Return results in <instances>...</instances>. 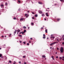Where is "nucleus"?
I'll return each instance as SVG.
<instances>
[{"label": "nucleus", "instance_id": "obj_14", "mask_svg": "<svg viewBox=\"0 0 64 64\" xmlns=\"http://www.w3.org/2000/svg\"><path fill=\"white\" fill-rule=\"evenodd\" d=\"M42 16H45V14H42Z\"/></svg>", "mask_w": 64, "mask_h": 64}, {"label": "nucleus", "instance_id": "obj_41", "mask_svg": "<svg viewBox=\"0 0 64 64\" xmlns=\"http://www.w3.org/2000/svg\"><path fill=\"white\" fill-rule=\"evenodd\" d=\"M62 61H64V58H62Z\"/></svg>", "mask_w": 64, "mask_h": 64}, {"label": "nucleus", "instance_id": "obj_2", "mask_svg": "<svg viewBox=\"0 0 64 64\" xmlns=\"http://www.w3.org/2000/svg\"><path fill=\"white\" fill-rule=\"evenodd\" d=\"M38 3L40 4H42V2H38Z\"/></svg>", "mask_w": 64, "mask_h": 64}, {"label": "nucleus", "instance_id": "obj_53", "mask_svg": "<svg viewBox=\"0 0 64 64\" xmlns=\"http://www.w3.org/2000/svg\"><path fill=\"white\" fill-rule=\"evenodd\" d=\"M21 42H22V41H20V43H21Z\"/></svg>", "mask_w": 64, "mask_h": 64}, {"label": "nucleus", "instance_id": "obj_63", "mask_svg": "<svg viewBox=\"0 0 64 64\" xmlns=\"http://www.w3.org/2000/svg\"><path fill=\"white\" fill-rule=\"evenodd\" d=\"M50 49H52V47H50Z\"/></svg>", "mask_w": 64, "mask_h": 64}, {"label": "nucleus", "instance_id": "obj_19", "mask_svg": "<svg viewBox=\"0 0 64 64\" xmlns=\"http://www.w3.org/2000/svg\"><path fill=\"white\" fill-rule=\"evenodd\" d=\"M32 14H35V13H34V12H32Z\"/></svg>", "mask_w": 64, "mask_h": 64}, {"label": "nucleus", "instance_id": "obj_57", "mask_svg": "<svg viewBox=\"0 0 64 64\" xmlns=\"http://www.w3.org/2000/svg\"><path fill=\"white\" fill-rule=\"evenodd\" d=\"M14 63H16V62H15V61H14Z\"/></svg>", "mask_w": 64, "mask_h": 64}, {"label": "nucleus", "instance_id": "obj_15", "mask_svg": "<svg viewBox=\"0 0 64 64\" xmlns=\"http://www.w3.org/2000/svg\"><path fill=\"white\" fill-rule=\"evenodd\" d=\"M61 2H63L64 1V0H60Z\"/></svg>", "mask_w": 64, "mask_h": 64}, {"label": "nucleus", "instance_id": "obj_35", "mask_svg": "<svg viewBox=\"0 0 64 64\" xmlns=\"http://www.w3.org/2000/svg\"><path fill=\"white\" fill-rule=\"evenodd\" d=\"M21 62H19V63L20 64H21Z\"/></svg>", "mask_w": 64, "mask_h": 64}, {"label": "nucleus", "instance_id": "obj_13", "mask_svg": "<svg viewBox=\"0 0 64 64\" xmlns=\"http://www.w3.org/2000/svg\"><path fill=\"white\" fill-rule=\"evenodd\" d=\"M26 30H24V33H25V32H26Z\"/></svg>", "mask_w": 64, "mask_h": 64}, {"label": "nucleus", "instance_id": "obj_42", "mask_svg": "<svg viewBox=\"0 0 64 64\" xmlns=\"http://www.w3.org/2000/svg\"><path fill=\"white\" fill-rule=\"evenodd\" d=\"M56 58H58V56H56Z\"/></svg>", "mask_w": 64, "mask_h": 64}, {"label": "nucleus", "instance_id": "obj_17", "mask_svg": "<svg viewBox=\"0 0 64 64\" xmlns=\"http://www.w3.org/2000/svg\"><path fill=\"white\" fill-rule=\"evenodd\" d=\"M60 20V19L58 18L57 19V21H59Z\"/></svg>", "mask_w": 64, "mask_h": 64}, {"label": "nucleus", "instance_id": "obj_62", "mask_svg": "<svg viewBox=\"0 0 64 64\" xmlns=\"http://www.w3.org/2000/svg\"><path fill=\"white\" fill-rule=\"evenodd\" d=\"M56 4H54V5L56 6Z\"/></svg>", "mask_w": 64, "mask_h": 64}, {"label": "nucleus", "instance_id": "obj_40", "mask_svg": "<svg viewBox=\"0 0 64 64\" xmlns=\"http://www.w3.org/2000/svg\"><path fill=\"white\" fill-rule=\"evenodd\" d=\"M53 57H54V56H52V58H53Z\"/></svg>", "mask_w": 64, "mask_h": 64}, {"label": "nucleus", "instance_id": "obj_8", "mask_svg": "<svg viewBox=\"0 0 64 64\" xmlns=\"http://www.w3.org/2000/svg\"><path fill=\"white\" fill-rule=\"evenodd\" d=\"M42 57H43V58H45V57H46V56L45 55H43L42 56Z\"/></svg>", "mask_w": 64, "mask_h": 64}, {"label": "nucleus", "instance_id": "obj_24", "mask_svg": "<svg viewBox=\"0 0 64 64\" xmlns=\"http://www.w3.org/2000/svg\"><path fill=\"white\" fill-rule=\"evenodd\" d=\"M24 32H22V35H23V34H24Z\"/></svg>", "mask_w": 64, "mask_h": 64}, {"label": "nucleus", "instance_id": "obj_55", "mask_svg": "<svg viewBox=\"0 0 64 64\" xmlns=\"http://www.w3.org/2000/svg\"><path fill=\"white\" fill-rule=\"evenodd\" d=\"M15 31V32H17V30H16Z\"/></svg>", "mask_w": 64, "mask_h": 64}, {"label": "nucleus", "instance_id": "obj_38", "mask_svg": "<svg viewBox=\"0 0 64 64\" xmlns=\"http://www.w3.org/2000/svg\"><path fill=\"white\" fill-rule=\"evenodd\" d=\"M64 37V35H63L62 36V38H63V37Z\"/></svg>", "mask_w": 64, "mask_h": 64}, {"label": "nucleus", "instance_id": "obj_20", "mask_svg": "<svg viewBox=\"0 0 64 64\" xmlns=\"http://www.w3.org/2000/svg\"><path fill=\"white\" fill-rule=\"evenodd\" d=\"M2 56V54H0V57H1Z\"/></svg>", "mask_w": 64, "mask_h": 64}, {"label": "nucleus", "instance_id": "obj_28", "mask_svg": "<svg viewBox=\"0 0 64 64\" xmlns=\"http://www.w3.org/2000/svg\"><path fill=\"white\" fill-rule=\"evenodd\" d=\"M16 19V18H14V20H15Z\"/></svg>", "mask_w": 64, "mask_h": 64}, {"label": "nucleus", "instance_id": "obj_60", "mask_svg": "<svg viewBox=\"0 0 64 64\" xmlns=\"http://www.w3.org/2000/svg\"><path fill=\"white\" fill-rule=\"evenodd\" d=\"M6 5H7V3H6Z\"/></svg>", "mask_w": 64, "mask_h": 64}, {"label": "nucleus", "instance_id": "obj_64", "mask_svg": "<svg viewBox=\"0 0 64 64\" xmlns=\"http://www.w3.org/2000/svg\"><path fill=\"white\" fill-rule=\"evenodd\" d=\"M22 33V32H20V34H21Z\"/></svg>", "mask_w": 64, "mask_h": 64}, {"label": "nucleus", "instance_id": "obj_23", "mask_svg": "<svg viewBox=\"0 0 64 64\" xmlns=\"http://www.w3.org/2000/svg\"><path fill=\"white\" fill-rule=\"evenodd\" d=\"M45 38H46V37L45 36H44V37H43V38L44 39H45Z\"/></svg>", "mask_w": 64, "mask_h": 64}, {"label": "nucleus", "instance_id": "obj_59", "mask_svg": "<svg viewBox=\"0 0 64 64\" xmlns=\"http://www.w3.org/2000/svg\"><path fill=\"white\" fill-rule=\"evenodd\" d=\"M29 28H30V27H28V29H29Z\"/></svg>", "mask_w": 64, "mask_h": 64}, {"label": "nucleus", "instance_id": "obj_12", "mask_svg": "<svg viewBox=\"0 0 64 64\" xmlns=\"http://www.w3.org/2000/svg\"><path fill=\"white\" fill-rule=\"evenodd\" d=\"M54 44L53 43L52 44H50V46H52V45H54Z\"/></svg>", "mask_w": 64, "mask_h": 64}, {"label": "nucleus", "instance_id": "obj_18", "mask_svg": "<svg viewBox=\"0 0 64 64\" xmlns=\"http://www.w3.org/2000/svg\"><path fill=\"white\" fill-rule=\"evenodd\" d=\"M59 59H60V60H61V59H62V57H60Z\"/></svg>", "mask_w": 64, "mask_h": 64}, {"label": "nucleus", "instance_id": "obj_50", "mask_svg": "<svg viewBox=\"0 0 64 64\" xmlns=\"http://www.w3.org/2000/svg\"><path fill=\"white\" fill-rule=\"evenodd\" d=\"M44 20H46V18H45Z\"/></svg>", "mask_w": 64, "mask_h": 64}, {"label": "nucleus", "instance_id": "obj_54", "mask_svg": "<svg viewBox=\"0 0 64 64\" xmlns=\"http://www.w3.org/2000/svg\"><path fill=\"white\" fill-rule=\"evenodd\" d=\"M53 38H55V37L54 36L52 37Z\"/></svg>", "mask_w": 64, "mask_h": 64}, {"label": "nucleus", "instance_id": "obj_16", "mask_svg": "<svg viewBox=\"0 0 64 64\" xmlns=\"http://www.w3.org/2000/svg\"><path fill=\"white\" fill-rule=\"evenodd\" d=\"M9 63H12V62L11 60H9Z\"/></svg>", "mask_w": 64, "mask_h": 64}, {"label": "nucleus", "instance_id": "obj_39", "mask_svg": "<svg viewBox=\"0 0 64 64\" xmlns=\"http://www.w3.org/2000/svg\"><path fill=\"white\" fill-rule=\"evenodd\" d=\"M27 45H29V43H28L27 44Z\"/></svg>", "mask_w": 64, "mask_h": 64}, {"label": "nucleus", "instance_id": "obj_51", "mask_svg": "<svg viewBox=\"0 0 64 64\" xmlns=\"http://www.w3.org/2000/svg\"><path fill=\"white\" fill-rule=\"evenodd\" d=\"M62 58H64V56H63L62 57Z\"/></svg>", "mask_w": 64, "mask_h": 64}, {"label": "nucleus", "instance_id": "obj_48", "mask_svg": "<svg viewBox=\"0 0 64 64\" xmlns=\"http://www.w3.org/2000/svg\"><path fill=\"white\" fill-rule=\"evenodd\" d=\"M30 40H32V38H30Z\"/></svg>", "mask_w": 64, "mask_h": 64}, {"label": "nucleus", "instance_id": "obj_1", "mask_svg": "<svg viewBox=\"0 0 64 64\" xmlns=\"http://www.w3.org/2000/svg\"><path fill=\"white\" fill-rule=\"evenodd\" d=\"M64 50V49L62 47H61V48L60 50V52L61 53H63V50Z\"/></svg>", "mask_w": 64, "mask_h": 64}, {"label": "nucleus", "instance_id": "obj_36", "mask_svg": "<svg viewBox=\"0 0 64 64\" xmlns=\"http://www.w3.org/2000/svg\"><path fill=\"white\" fill-rule=\"evenodd\" d=\"M52 38H53V36H52L51 37H50L51 39H52Z\"/></svg>", "mask_w": 64, "mask_h": 64}, {"label": "nucleus", "instance_id": "obj_58", "mask_svg": "<svg viewBox=\"0 0 64 64\" xmlns=\"http://www.w3.org/2000/svg\"><path fill=\"white\" fill-rule=\"evenodd\" d=\"M24 64H26V62H24Z\"/></svg>", "mask_w": 64, "mask_h": 64}, {"label": "nucleus", "instance_id": "obj_4", "mask_svg": "<svg viewBox=\"0 0 64 64\" xmlns=\"http://www.w3.org/2000/svg\"><path fill=\"white\" fill-rule=\"evenodd\" d=\"M23 20H24V18H21L20 19V21H22Z\"/></svg>", "mask_w": 64, "mask_h": 64}, {"label": "nucleus", "instance_id": "obj_33", "mask_svg": "<svg viewBox=\"0 0 64 64\" xmlns=\"http://www.w3.org/2000/svg\"><path fill=\"white\" fill-rule=\"evenodd\" d=\"M20 10H21L19 8L18 9V11H20Z\"/></svg>", "mask_w": 64, "mask_h": 64}, {"label": "nucleus", "instance_id": "obj_29", "mask_svg": "<svg viewBox=\"0 0 64 64\" xmlns=\"http://www.w3.org/2000/svg\"><path fill=\"white\" fill-rule=\"evenodd\" d=\"M25 16H27V14H25Z\"/></svg>", "mask_w": 64, "mask_h": 64}, {"label": "nucleus", "instance_id": "obj_49", "mask_svg": "<svg viewBox=\"0 0 64 64\" xmlns=\"http://www.w3.org/2000/svg\"><path fill=\"white\" fill-rule=\"evenodd\" d=\"M32 25H33V22H32Z\"/></svg>", "mask_w": 64, "mask_h": 64}, {"label": "nucleus", "instance_id": "obj_44", "mask_svg": "<svg viewBox=\"0 0 64 64\" xmlns=\"http://www.w3.org/2000/svg\"><path fill=\"white\" fill-rule=\"evenodd\" d=\"M57 49L58 50H59V48H57Z\"/></svg>", "mask_w": 64, "mask_h": 64}, {"label": "nucleus", "instance_id": "obj_47", "mask_svg": "<svg viewBox=\"0 0 64 64\" xmlns=\"http://www.w3.org/2000/svg\"><path fill=\"white\" fill-rule=\"evenodd\" d=\"M11 34H10L9 35V36H11Z\"/></svg>", "mask_w": 64, "mask_h": 64}, {"label": "nucleus", "instance_id": "obj_22", "mask_svg": "<svg viewBox=\"0 0 64 64\" xmlns=\"http://www.w3.org/2000/svg\"><path fill=\"white\" fill-rule=\"evenodd\" d=\"M62 40V38H61L60 39V41H61Z\"/></svg>", "mask_w": 64, "mask_h": 64}, {"label": "nucleus", "instance_id": "obj_31", "mask_svg": "<svg viewBox=\"0 0 64 64\" xmlns=\"http://www.w3.org/2000/svg\"><path fill=\"white\" fill-rule=\"evenodd\" d=\"M23 58H25V56H23Z\"/></svg>", "mask_w": 64, "mask_h": 64}, {"label": "nucleus", "instance_id": "obj_56", "mask_svg": "<svg viewBox=\"0 0 64 64\" xmlns=\"http://www.w3.org/2000/svg\"><path fill=\"white\" fill-rule=\"evenodd\" d=\"M62 44H64V42H63L62 43Z\"/></svg>", "mask_w": 64, "mask_h": 64}, {"label": "nucleus", "instance_id": "obj_43", "mask_svg": "<svg viewBox=\"0 0 64 64\" xmlns=\"http://www.w3.org/2000/svg\"><path fill=\"white\" fill-rule=\"evenodd\" d=\"M62 40L63 41H64V38H63Z\"/></svg>", "mask_w": 64, "mask_h": 64}, {"label": "nucleus", "instance_id": "obj_52", "mask_svg": "<svg viewBox=\"0 0 64 64\" xmlns=\"http://www.w3.org/2000/svg\"><path fill=\"white\" fill-rule=\"evenodd\" d=\"M41 29H43V28H41Z\"/></svg>", "mask_w": 64, "mask_h": 64}, {"label": "nucleus", "instance_id": "obj_46", "mask_svg": "<svg viewBox=\"0 0 64 64\" xmlns=\"http://www.w3.org/2000/svg\"><path fill=\"white\" fill-rule=\"evenodd\" d=\"M2 38L4 37V36H2Z\"/></svg>", "mask_w": 64, "mask_h": 64}, {"label": "nucleus", "instance_id": "obj_9", "mask_svg": "<svg viewBox=\"0 0 64 64\" xmlns=\"http://www.w3.org/2000/svg\"><path fill=\"white\" fill-rule=\"evenodd\" d=\"M45 32L46 33H47V29H46L45 30Z\"/></svg>", "mask_w": 64, "mask_h": 64}, {"label": "nucleus", "instance_id": "obj_10", "mask_svg": "<svg viewBox=\"0 0 64 64\" xmlns=\"http://www.w3.org/2000/svg\"><path fill=\"white\" fill-rule=\"evenodd\" d=\"M23 28H24V29H26V27L25 26H24L23 27Z\"/></svg>", "mask_w": 64, "mask_h": 64}, {"label": "nucleus", "instance_id": "obj_26", "mask_svg": "<svg viewBox=\"0 0 64 64\" xmlns=\"http://www.w3.org/2000/svg\"><path fill=\"white\" fill-rule=\"evenodd\" d=\"M34 17H32V19H34Z\"/></svg>", "mask_w": 64, "mask_h": 64}, {"label": "nucleus", "instance_id": "obj_21", "mask_svg": "<svg viewBox=\"0 0 64 64\" xmlns=\"http://www.w3.org/2000/svg\"><path fill=\"white\" fill-rule=\"evenodd\" d=\"M18 3H20V2H21L20 0H18Z\"/></svg>", "mask_w": 64, "mask_h": 64}, {"label": "nucleus", "instance_id": "obj_11", "mask_svg": "<svg viewBox=\"0 0 64 64\" xmlns=\"http://www.w3.org/2000/svg\"><path fill=\"white\" fill-rule=\"evenodd\" d=\"M35 16L36 17H37V16H38V15L37 14H36L35 15Z\"/></svg>", "mask_w": 64, "mask_h": 64}, {"label": "nucleus", "instance_id": "obj_32", "mask_svg": "<svg viewBox=\"0 0 64 64\" xmlns=\"http://www.w3.org/2000/svg\"><path fill=\"white\" fill-rule=\"evenodd\" d=\"M16 32H14V34H16Z\"/></svg>", "mask_w": 64, "mask_h": 64}, {"label": "nucleus", "instance_id": "obj_30", "mask_svg": "<svg viewBox=\"0 0 64 64\" xmlns=\"http://www.w3.org/2000/svg\"><path fill=\"white\" fill-rule=\"evenodd\" d=\"M23 43H24V44H26V42H23Z\"/></svg>", "mask_w": 64, "mask_h": 64}, {"label": "nucleus", "instance_id": "obj_5", "mask_svg": "<svg viewBox=\"0 0 64 64\" xmlns=\"http://www.w3.org/2000/svg\"><path fill=\"white\" fill-rule=\"evenodd\" d=\"M17 32H20V30L19 29H18L17 30Z\"/></svg>", "mask_w": 64, "mask_h": 64}, {"label": "nucleus", "instance_id": "obj_7", "mask_svg": "<svg viewBox=\"0 0 64 64\" xmlns=\"http://www.w3.org/2000/svg\"><path fill=\"white\" fill-rule=\"evenodd\" d=\"M0 6L1 7H3L4 6V5L3 4H1L0 5Z\"/></svg>", "mask_w": 64, "mask_h": 64}, {"label": "nucleus", "instance_id": "obj_3", "mask_svg": "<svg viewBox=\"0 0 64 64\" xmlns=\"http://www.w3.org/2000/svg\"><path fill=\"white\" fill-rule=\"evenodd\" d=\"M46 15L47 17L49 16V15L48 14V12H46Z\"/></svg>", "mask_w": 64, "mask_h": 64}, {"label": "nucleus", "instance_id": "obj_37", "mask_svg": "<svg viewBox=\"0 0 64 64\" xmlns=\"http://www.w3.org/2000/svg\"><path fill=\"white\" fill-rule=\"evenodd\" d=\"M19 36H20V37H22V35H19Z\"/></svg>", "mask_w": 64, "mask_h": 64}, {"label": "nucleus", "instance_id": "obj_25", "mask_svg": "<svg viewBox=\"0 0 64 64\" xmlns=\"http://www.w3.org/2000/svg\"><path fill=\"white\" fill-rule=\"evenodd\" d=\"M53 43L54 44H56V42H53Z\"/></svg>", "mask_w": 64, "mask_h": 64}, {"label": "nucleus", "instance_id": "obj_34", "mask_svg": "<svg viewBox=\"0 0 64 64\" xmlns=\"http://www.w3.org/2000/svg\"><path fill=\"white\" fill-rule=\"evenodd\" d=\"M31 41L29 40V43H31Z\"/></svg>", "mask_w": 64, "mask_h": 64}, {"label": "nucleus", "instance_id": "obj_6", "mask_svg": "<svg viewBox=\"0 0 64 64\" xmlns=\"http://www.w3.org/2000/svg\"><path fill=\"white\" fill-rule=\"evenodd\" d=\"M39 12L40 14H42V11H41L40 10L39 11Z\"/></svg>", "mask_w": 64, "mask_h": 64}, {"label": "nucleus", "instance_id": "obj_61", "mask_svg": "<svg viewBox=\"0 0 64 64\" xmlns=\"http://www.w3.org/2000/svg\"><path fill=\"white\" fill-rule=\"evenodd\" d=\"M53 34H52L51 35V36H53Z\"/></svg>", "mask_w": 64, "mask_h": 64}, {"label": "nucleus", "instance_id": "obj_27", "mask_svg": "<svg viewBox=\"0 0 64 64\" xmlns=\"http://www.w3.org/2000/svg\"><path fill=\"white\" fill-rule=\"evenodd\" d=\"M57 41H58V42H59V40H58V39H57Z\"/></svg>", "mask_w": 64, "mask_h": 64}, {"label": "nucleus", "instance_id": "obj_45", "mask_svg": "<svg viewBox=\"0 0 64 64\" xmlns=\"http://www.w3.org/2000/svg\"><path fill=\"white\" fill-rule=\"evenodd\" d=\"M43 36H45V34H43Z\"/></svg>", "mask_w": 64, "mask_h": 64}]
</instances>
